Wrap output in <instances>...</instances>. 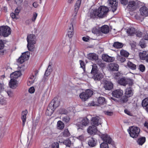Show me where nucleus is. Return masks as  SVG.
<instances>
[{
    "label": "nucleus",
    "instance_id": "f257e3e1",
    "mask_svg": "<svg viewBox=\"0 0 148 148\" xmlns=\"http://www.w3.org/2000/svg\"><path fill=\"white\" fill-rule=\"evenodd\" d=\"M108 11L109 9L108 7L102 6L95 10L90 11L88 15L90 18H102L106 16Z\"/></svg>",
    "mask_w": 148,
    "mask_h": 148
},
{
    "label": "nucleus",
    "instance_id": "f03ea898",
    "mask_svg": "<svg viewBox=\"0 0 148 148\" xmlns=\"http://www.w3.org/2000/svg\"><path fill=\"white\" fill-rule=\"evenodd\" d=\"M82 0H77L74 6V12L71 17L70 24L67 29V32L73 31V24L75 22L77 13L80 6Z\"/></svg>",
    "mask_w": 148,
    "mask_h": 148
},
{
    "label": "nucleus",
    "instance_id": "7ed1b4c3",
    "mask_svg": "<svg viewBox=\"0 0 148 148\" xmlns=\"http://www.w3.org/2000/svg\"><path fill=\"white\" fill-rule=\"evenodd\" d=\"M27 47L29 51H33L34 50V45L36 43V39L35 35L33 34H30L27 36Z\"/></svg>",
    "mask_w": 148,
    "mask_h": 148
},
{
    "label": "nucleus",
    "instance_id": "20e7f679",
    "mask_svg": "<svg viewBox=\"0 0 148 148\" xmlns=\"http://www.w3.org/2000/svg\"><path fill=\"white\" fill-rule=\"evenodd\" d=\"M91 73L93 75L92 78L95 80L99 81L103 77V74L100 73L98 70L96 64H94L92 65Z\"/></svg>",
    "mask_w": 148,
    "mask_h": 148
},
{
    "label": "nucleus",
    "instance_id": "39448f33",
    "mask_svg": "<svg viewBox=\"0 0 148 148\" xmlns=\"http://www.w3.org/2000/svg\"><path fill=\"white\" fill-rule=\"evenodd\" d=\"M127 131L131 137L133 138H136L138 135L140 130L137 127L133 126L129 127Z\"/></svg>",
    "mask_w": 148,
    "mask_h": 148
},
{
    "label": "nucleus",
    "instance_id": "423d86ee",
    "mask_svg": "<svg viewBox=\"0 0 148 148\" xmlns=\"http://www.w3.org/2000/svg\"><path fill=\"white\" fill-rule=\"evenodd\" d=\"M92 94V91L90 89H88L85 92H83L80 93L79 97L82 101H85L90 97Z\"/></svg>",
    "mask_w": 148,
    "mask_h": 148
},
{
    "label": "nucleus",
    "instance_id": "0eeeda50",
    "mask_svg": "<svg viewBox=\"0 0 148 148\" xmlns=\"http://www.w3.org/2000/svg\"><path fill=\"white\" fill-rule=\"evenodd\" d=\"M11 29L8 26H2L0 27V35L7 37L10 34Z\"/></svg>",
    "mask_w": 148,
    "mask_h": 148
},
{
    "label": "nucleus",
    "instance_id": "6e6552de",
    "mask_svg": "<svg viewBox=\"0 0 148 148\" xmlns=\"http://www.w3.org/2000/svg\"><path fill=\"white\" fill-rule=\"evenodd\" d=\"M29 52L28 51L22 53L21 56L18 59V62L22 64L25 61L27 60L29 58Z\"/></svg>",
    "mask_w": 148,
    "mask_h": 148
},
{
    "label": "nucleus",
    "instance_id": "1a4fd4ad",
    "mask_svg": "<svg viewBox=\"0 0 148 148\" xmlns=\"http://www.w3.org/2000/svg\"><path fill=\"white\" fill-rule=\"evenodd\" d=\"M107 3L110 8L113 12L117 9L118 5V2L116 0H108Z\"/></svg>",
    "mask_w": 148,
    "mask_h": 148
},
{
    "label": "nucleus",
    "instance_id": "9d476101",
    "mask_svg": "<svg viewBox=\"0 0 148 148\" xmlns=\"http://www.w3.org/2000/svg\"><path fill=\"white\" fill-rule=\"evenodd\" d=\"M81 123V125L79 123L76 124V125L79 127L78 129H82L83 126L88 125L89 123V121L87 118H85L82 119Z\"/></svg>",
    "mask_w": 148,
    "mask_h": 148
},
{
    "label": "nucleus",
    "instance_id": "9b49d317",
    "mask_svg": "<svg viewBox=\"0 0 148 148\" xmlns=\"http://www.w3.org/2000/svg\"><path fill=\"white\" fill-rule=\"evenodd\" d=\"M103 82V87L106 90H110L113 88V84L111 82L104 80Z\"/></svg>",
    "mask_w": 148,
    "mask_h": 148
},
{
    "label": "nucleus",
    "instance_id": "f8f14e48",
    "mask_svg": "<svg viewBox=\"0 0 148 148\" xmlns=\"http://www.w3.org/2000/svg\"><path fill=\"white\" fill-rule=\"evenodd\" d=\"M119 83L121 85L125 86L127 84H132V80L129 79L125 77L121 78L118 81Z\"/></svg>",
    "mask_w": 148,
    "mask_h": 148
},
{
    "label": "nucleus",
    "instance_id": "ddd939ff",
    "mask_svg": "<svg viewBox=\"0 0 148 148\" xmlns=\"http://www.w3.org/2000/svg\"><path fill=\"white\" fill-rule=\"evenodd\" d=\"M91 121L92 124L96 126L101 124V123L100 118L97 116L92 117Z\"/></svg>",
    "mask_w": 148,
    "mask_h": 148
},
{
    "label": "nucleus",
    "instance_id": "4468645a",
    "mask_svg": "<svg viewBox=\"0 0 148 148\" xmlns=\"http://www.w3.org/2000/svg\"><path fill=\"white\" fill-rule=\"evenodd\" d=\"M55 110L60 105V101L57 98H55L49 104Z\"/></svg>",
    "mask_w": 148,
    "mask_h": 148
},
{
    "label": "nucleus",
    "instance_id": "2eb2a0df",
    "mask_svg": "<svg viewBox=\"0 0 148 148\" xmlns=\"http://www.w3.org/2000/svg\"><path fill=\"white\" fill-rule=\"evenodd\" d=\"M123 92L121 89H117L113 91L112 95L113 97L116 98H119L123 95Z\"/></svg>",
    "mask_w": 148,
    "mask_h": 148
},
{
    "label": "nucleus",
    "instance_id": "dca6fc26",
    "mask_svg": "<svg viewBox=\"0 0 148 148\" xmlns=\"http://www.w3.org/2000/svg\"><path fill=\"white\" fill-rule=\"evenodd\" d=\"M9 85L11 88L14 89L18 86V82L15 79L11 78L9 82Z\"/></svg>",
    "mask_w": 148,
    "mask_h": 148
},
{
    "label": "nucleus",
    "instance_id": "f3484780",
    "mask_svg": "<svg viewBox=\"0 0 148 148\" xmlns=\"http://www.w3.org/2000/svg\"><path fill=\"white\" fill-rule=\"evenodd\" d=\"M140 14L144 16H148V9L145 6H143L140 9Z\"/></svg>",
    "mask_w": 148,
    "mask_h": 148
},
{
    "label": "nucleus",
    "instance_id": "a211bd4d",
    "mask_svg": "<svg viewBox=\"0 0 148 148\" xmlns=\"http://www.w3.org/2000/svg\"><path fill=\"white\" fill-rule=\"evenodd\" d=\"M93 125L92 126H89L87 129V132L90 134H95L97 132V127Z\"/></svg>",
    "mask_w": 148,
    "mask_h": 148
},
{
    "label": "nucleus",
    "instance_id": "6ab92c4d",
    "mask_svg": "<svg viewBox=\"0 0 148 148\" xmlns=\"http://www.w3.org/2000/svg\"><path fill=\"white\" fill-rule=\"evenodd\" d=\"M28 112L27 110L23 111L21 114V119L22 121V125L24 127L26 121V116Z\"/></svg>",
    "mask_w": 148,
    "mask_h": 148
},
{
    "label": "nucleus",
    "instance_id": "aec40b11",
    "mask_svg": "<svg viewBox=\"0 0 148 148\" xmlns=\"http://www.w3.org/2000/svg\"><path fill=\"white\" fill-rule=\"evenodd\" d=\"M102 59L103 60L109 62H112L114 60V58L109 56L108 55L106 54H104L103 55Z\"/></svg>",
    "mask_w": 148,
    "mask_h": 148
},
{
    "label": "nucleus",
    "instance_id": "412c9836",
    "mask_svg": "<svg viewBox=\"0 0 148 148\" xmlns=\"http://www.w3.org/2000/svg\"><path fill=\"white\" fill-rule=\"evenodd\" d=\"M22 75L20 71H17L13 72L10 75V77L11 78H17Z\"/></svg>",
    "mask_w": 148,
    "mask_h": 148
},
{
    "label": "nucleus",
    "instance_id": "4be33fe9",
    "mask_svg": "<svg viewBox=\"0 0 148 148\" xmlns=\"http://www.w3.org/2000/svg\"><path fill=\"white\" fill-rule=\"evenodd\" d=\"M109 28L107 25H104L102 26L99 29L101 32L105 34H107L109 32Z\"/></svg>",
    "mask_w": 148,
    "mask_h": 148
},
{
    "label": "nucleus",
    "instance_id": "5701e85b",
    "mask_svg": "<svg viewBox=\"0 0 148 148\" xmlns=\"http://www.w3.org/2000/svg\"><path fill=\"white\" fill-rule=\"evenodd\" d=\"M110 70L112 71H117L118 70L119 65L116 63H111L109 65Z\"/></svg>",
    "mask_w": 148,
    "mask_h": 148
},
{
    "label": "nucleus",
    "instance_id": "b1692460",
    "mask_svg": "<svg viewBox=\"0 0 148 148\" xmlns=\"http://www.w3.org/2000/svg\"><path fill=\"white\" fill-rule=\"evenodd\" d=\"M101 138L103 141L108 143L110 144L111 143V138L107 135H103L101 136Z\"/></svg>",
    "mask_w": 148,
    "mask_h": 148
},
{
    "label": "nucleus",
    "instance_id": "393cba45",
    "mask_svg": "<svg viewBox=\"0 0 148 148\" xmlns=\"http://www.w3.org/2000/svg\"><path fill=\"white\" fill-rule=\"evenodd\" d=\"M136 30L134 27H131L127 29L126 32L128 36H133L135 34Z\"/></svg>",
    "mask_w": 148,
    "mask_h": 148
},
{
    "label": "nucleus",
    "instance_id": "a878e982",
    "mask_svg": "<svg viewBox=\"0 0 148 148\" xmlns=\"http://www.w3.org/2000/svg\"><path fill=\"white\" fill-rule=\"evenodd\" d=\"M88 143L89 146L94 147L96 145L97 140L95 138H91L89 139Z\"/></svg>",
    "mask_w": 148,
    "mask_h": 148
},
{
    "label": "nucleus",
    "instance_id": "bb28decb",
    "mask_svg": "<svg viewBox=\"0 0 148 148\" xmlns=\"http://www.w3.org/2000/svg\"><path fill=\"white\" fill-rule=\"evenodd\" d=\"M36 76L33 75H31L28 78L27 82L28 85L30 86L34 83L36 79Z\"/></svg>",
    "mask_w": 148,
    "mask_h": 148
},
{
    "label": "nucleus",
    "instance_id": "cd10ccee",
    "mask_svg": "<svg viewBox=\"0 0 148 148\" xmlns=\"http://www.w3.org/2000/svg\"><path fill=\"white\" fill-rule=\"evenodd\" d=\"M87 58L90 60H96L98 58V56L95 53H90L88 54Z\"/></svg>",
    "mask_w": 148,
    "mask_h": 148
},
{
    "label": "nucleus",
    "instance_id": "c85d7f7f",
    "mask_svg": "<svg viewBox=\"0 0 148 148\" xmlns=\"http://www.w3.org/2000/svg\"><path fill=\"white\" fill-rule=\"evenodd\" d=\"M55 109L49 105L46 111L45 114L47 115L51 116L53 113Z\"/></svg>",
    "mask_w": 148,
    "mask_h": 148
},
{
    "label": "nucleus",
    "instance_id": "c756f323",
    "mask_svg": "<svg viewBox=\"0 0 148 148\" xmlns=\"http://www.w3.org/2000/svg\"><path fill=\"white\" fill-rule=\"evenodd\" d=\"M125 95L130 97L133 95V92L131 88L130 87L127 88L125 90Z\"/></svg>",
    "mask_w": 148,
    "mask_h": 148
},
{
    "label": "nucleus",
    "instance_id": "7c9ffc66",
    "mask_svg": "<svg viewBox=\"0 0 148 148\" xmlns=\"http://www.w3.org/2000/svg\"><path fill=\"white\" fill-rule=\"evenodd\" d=\"M98 105H101L106 103V100L105 98L103 97H99L97 99Z\"/></svg>",
    "mask_w": 148,
    "mask_h": 148
},
{
    "label": "nucleus",
    "instance_id": "2f4dec72",
    "mask_svg": "<svg viewBox=\"0 0 148 148\" xmlns=\"http://www.w3.org/2000/svg\"><path fill=\"white\" fill-rule=\"evenodd\" d=\"M61 135L65 137H67L70 136V133L68 129H66L61 134Z\"/></svg>",
    "mask_w": 148,
    "mask_h": 148
},
{
    "label": "nucleus",
    "instance_id": "473e14b6",
    "mask_svg": "<svg viewBox=\"0 0 148 148\" xmlns=\"http://www.w3.org/2000/svg\"><path fill=\"white\" fill-rule=\"evenodd\" d=\"M128 67L132 70H135L136 69V66L132 62L129 61L127 63Z\"/></svg>",
    "mask_w": 148,
    "mask_h": 148
},
{
    "label": "nucleus",
    "instance_id": "72a5a7b5",
    "mask_svg": "<svg viewBox=\"0 0 148 148\" xmlns=\"http://www.w3.org/2000/svg\"><path fill=\"white\" fill-rule=\"evenodd\" d=\"M145 141V138L144 137H142L139 138L137 142L139 145H142Z\"/></svg>",
    "mask_w": 148,
    "mask_h": 148
},
{
    "label": "nucleus",
    "instance_id": "f704fd0d",
    "mask_svg": "<svg viewBox=\"0 0 148 148\" xmlns=\"http://www.w3.org/2000/svg\"><path fill=\"white\" fill-rule=\"evenodd\" d=\"M64 127V123L61 121H58L57 122V127L59 130H62Z\"/></svg>",
    "mask_w": 148,
    "mask_h": 148
},
{
    "label": "nucleus",
    "instance_id": "c9c22d12",
    "mask_svg": "<svg viewBox=\"0 0 148 148\" xmlns=\"http://www.w3.org/2000/svg\"><path fill=\"white\" fill-rule=\"evenodd\" d=\"M146 52L145 51H143L142 52L139 53V56L140 59L142 60H145V58L146 57Z\"/></svg>",
    "mask_w": 148,
    "mask_h": 148
},
{
    "label": "nucleus",
    "instance_id": "e433bc0d",
    "mask_svg": "<svg viewBox=\"0 0 148 148\" xmlns=\"http://www.w3.org/2000/svg\"><path fill=\"white\" fill-rule=\"evenodd\" d=\"M120 54L121 55L125 57H127L128 56L129 54L127 51L122 50L120 51Z\"/></svg>",
    "mask_w": 148,
    "mask_h": 148
},
{
    "label": "nucleus",
    "instance_id": "4c0bfd02",
    "mask_svg": "<svg viewBox=\"0 0 148 148\" xmlns=\"http://www.w3.org/2000/svg\"><path fill=\"white\" fill-rule=\"evenodd\" d=\"M129 97L127 95H124L120 99V101L122 103H125L127 102L128 100V98Z\"/></svg>",
    "mask_w": 148,
    "mask_h": 148
},
{
    "label": "nucleus",
    "instance_id": "58836bf2",
    "mask_svg": "<svg viewBox=\"0 0 148 148\" xmlns=\"http://www.w3.org/2000/svg\"><path fill=\"white\" fill-rule=\"evenodd\" d=\"M113 46L117 48H120L123 47V45L122 43L116 42L114 43Z\"/></svg>",
    "mask_w": 148,
    "mask_h": 148
},
{
    "label": "nucleus",
    "instance_id": "ea45409f",
    "mask_svg": "<svg viewBox=\"0 0 148 148\" xmlns=\"http://www.w3.org/2000/svg\"><path fill=\"white\" fill-rule=\"evenodd\" d=\"M63 143L66 146L69 147H70L72 144L71 141L69 138H67L64 140L63 142Z\"/></svg>",
    "mask_w": 148,
    "mask_h": 148
},
{
    "label": "nucleus",
    "instance_id": "a19ab883",
    "mask_svg": "<svg viewBox=\"0 0 148 148\" xmlns=\"http://www.w3.org/2000/svg\"><path fill=\"white\" fill-rule=\"evenodd\" d=\"M142 105L144 108L148 105V98H145L143 100Z\"/></svg>",
    "mask_w": 148,
    "mask_h": 148
},
{
    "label": "nucleus",
    "instance_id": "79ce46f5",
    "mask_svg": "<svg viewBox=\"0 0 148 148\" xmlns=\"http://www.w3.org/2000/svg\"><path fill=\"white\" fill-rule=\"evenodd\" d=\"M117 60L121 62H123L126 60L125 57L121 55L118 56L117 57Z\"/></svg>",
    "mask_w": 148,
    "mask_h": 148
},
{
    "label": "nucleus",
    "instance_id": "37998d69",
    "mask_svg": "<svg viewBox=\"0 0 148 148\" xmlns=\"http://www.w3.org/2000/svg\"><path fill=\"white\" fill-rule=\"evenodd\" d=\"M136 5V3L134 1H130L128 3V4L127 6V8H130L133 7Z\"/></svg>",
    "mask_w": 148,
    "mask_h": 148
},
{
    "label": "nucleus",
    "instance_id": "c03bdc74",
    "mask_svg": "<svg viewBox=\"0 0 148 148\" xmlns=\"http://www.w3.org/2000/svg\"><path fill=\"white\" fill-rule=\"evenodd\" d=\"M100 148H108V144L103 142L100 144Z\"/></svg>",
    "mask_w": 148,
    "mask_h": 148
},
{
    "label": "nucleus",
    "instance_id": "a18cd8bd",
    "mask_svg": "<svg viewBox=\"0 0 148 148\" xmlns=\"http://www.w3.org/2000/svg\"><path fill=\"white\" fill-rule=\"evenodd\" d=\"M139 44L142 48H144L146 46V44L144 42V40H142L140 41Z\"/></svg>",
    "mask_w": 148,
    "mask_h": 148
},
{
    "label": "nucleus",
    "instance_id": "49530a36",
    "mask_svg": "<svg viewBox=\"0 0 148 148\" xmlns=\"http://www.w3.org/2000/svg\"><path fill=\"white\" fill-rule=\"evenodd\" d=\"M38 14L36 12H34L33 14V16L32 18V22H35L37 17V16Z\"/></svg>",
    "mask_w": 148,
    "mask_h": 148
},
{
    "label": "nucleus",
    "instance_id": "de8ad7c7",
    "mask_svg": "<svg viewBox=\"0 0 148 148\" xmlns=\"http://www.w3.org/2000/svg\"><path fill=\"white\" fill-rule=\"evenodd\" d=\"M62 120L64 122L66 123H68L69 121L70 118L68 116H65L63 117Z\"/></svg>",
    "mask_w": 148,
    "mask_h": 148
},
{
    "label": "nucleus",
    "instance_id": "09e8293b",
    "mask_svg": "<svg viewBox=\"0 0 148 148\" xmlns=\"http://www.w3.org/2000/svg\"><path fill=\"white\" fill-rule=\"evenodd\" d=\"M59 143L58 142H54L52 145V148H58Z\"/></svg>",
    "mask_w": 148,
    "mask_h": 148
},
{
    "label": "nucleus",
    "instance_id": "8fccbe9b",
    "mask_svg": "<svg viewBox=\"0 0 148 148\" xmlns=\"http://www.w3.org/2000/svg\"><path fill=\"white\" fill-rule=\"evenodd\" d=\"M80 65L81 66V67L82 68L84 71H85V65L84 64V62L82 60H80L79 61Z\"/></svg>",
    "mask_w": 148,
    "mask_h": 148
},
{
    "label": "nucleus",
    "instance_id": "3c124183",
    "mask_svg": "<svg viewBox=\"0 0 148 148\" xmlns=\"http://www.w3.org/2000/svg\"><path fill=\"white\" fill-rule=\"evenodd\" d=\"M104 113L108 116H111L113 115V112L112 111H104Z\"/></svg>",
    "mask_w": 148,
    "mask_h": 148
},
{
    "label": "nucleus",
    "instance_id": "603ef678",
    "mask_svg": "<svg viewBox=\"0 0 148 148\" xmlns=\"http://www.w3.org/2000/svg\"><path fill=\"white\" fill-rule=\"evenodd\" d=\"M77 138L81 141H84L85 140L84 136L83 134L78 136L77 137Z\"/></svg>",
    "mask_w": 148,
    "mask_h": 148
},
{
    "label": "nucleus",
    "instance_id": "864d4df0",
    "mask_svg": "<svg viewBox=\"0 0 148 148\" xmlns=\"http://www.w3.org/2000/svg\"><path fill=\"white\" fill-rule=\"evenodd\" d=\"M139 69L142 72H144L145 70V67L143 64H140L139 66Z\"/></svg>",
    "mask_w": 148,
    "mask_h": 148
},
{
    "label": "nucleus",
    "instance_id": "5fc2aeb1",
    "mask_svg": "<svg viewBox=\"0 0 148 148\" xmlns=\"http://www.w3.org/2000/svg\"><path fill=\"white\" fill-rule=\"evenodd\" d=\"M137 37H141L142 36V33L139 31H136L135 32V34Z\"/></svg>",
    "mask_w": 148,
    "mask_h": 148
},
{
    "label": "nucleus",
    "instance_id": "6e6d98bb",
    "mask_svg": "<svg viewBox=\"0 0 148 148\" xmlns=\"http://www.w3.org/2000/svg\"><path fill=\"white\" fill-rule=\"evenodd\" d=\"M7 103L6 101L3 99H0V104L2 105H5Z\"/></svg>",
    "mask_w": 148,
    "mask_h": 148
},
{
    "label": "nucleus",
    "instance_id": "4d7b16f0",
    "mask_svg": "<svg viewBox=\"0 0 148 148\" xmlns=\"http://www.w3.org/2000/svg\"><path fill=\"white\" fill-rule=\"evenodd\" d=\"M67 34L69 38H71L73 36V31L67 32Z\"/></svg>",
    "mask_w": 148,
    "mask_h": 148
},
{
    "label": "nucleus",
    "instance_id": "13d9d810",
    "mask_svg": "<svg viewBox=\"0 0 148 148\" xmlns=\"http://www.w3.org/2000/svg\"><path fill=\"white\" fill-rule=\"evenodd\" d=\"M17 16L14 13H12L10 14V16L13 19H17L18 18L17 17Z\"/></svg>",
    "mask_w": 148,
    "mask_h": 148
},
{
    "label": "nucleus",
    "instance_id": "bf43d9fd",
    "mask_svg": "<svg viewBox=\"0 0 148 148\" xmlns=\"http://www.w3.org/2000/svg\"><path fill=\"white\" fill-rule=\"evenodd\" d=\"M28 91L29 93H33L35 91L34 88L33 87H31L29 89Z\"/></svg>",
    "mask_w": 148,
    "mask_h": 148
},
{
    "label": "nucleus",
    "instance_id": "052dcab7",
    "mask_svg": "<svg viewBox=\"0 0 148 148\" xmlns=\"http://www.w3.org/2000/svg\"><path fill=\"white\" fill-rule=\"evenodd\" d=\"M4 84L3 83H0V92L3 91L4 89Z\"/></svg>",
    "mask_w": 148,
    "mask_h": 148
},
{
    "label": "nucleus",
    "instance_id": "680f3d73",
    "mask_svg": "<svg viewBox=\"0 0 148 148\" xmlns=\"http://www.w3.org/2000/svg\"><path fill=\"white\" fill-rule=\"evenodd\" d=\"M121 3L123 5H125L128 2L127 0H120Z\"/></svg>",
    "mask_w": 148,
    "mask_h": 148
},
{
    "label": "nucleus",
    "instance_id": "e2e57ef3",
    "mask_svg": "<svg viewBox=\"0 0 148 148\" xmlns=\"http://www.w3.org/2000/svg\"><path fill=\"white\" fill-rule=\"evenodd\" d=\"M7 92L9 97H12L13 96V94L12 92L10 91H7Z\"/></svg>",
    "mask_w": 148,
    "mask_h": 148
},
{
    "label": "nucleus",
    "instance_id": "0e129e2a",
    "mask_svg": "<svg viewBox=\"0 0 148 148\" xmlns=\"http://www.w3.org/2000/svg\"><path fill=\"white\" fill-rule=\"evenodd\" d=\"M3 42L1 40H0V49H3L4 47Z\"/></svg>",
    "mask_w": 148,
    "mask_h": 148
},
{
    "label": "nucleus",
    "instance_id": "69168bd1",
    "mask_svg": "<svg viewBox=\"0 0 148 148\" xmlns=\"http://www.w3.org/2000/svg\"><path fill=\"white\" fill-rule=\"evenodd\" d=\"M89 105L90 106H99L98 104L95 103L94 101H92L91 103H90L89 104Z\"/></svg>",
    "mask_w": 148,
    "mask_h": 148
},
{
    "label": "nucleus",
    "instance_id": "338daca9",
    "mask_svg": "<svg viewBox=\"0 0 148 148\" xmlns=\"http://www.w3.org/2000/svg\"><path fill=\"white\" fill-rule=\"evenodd\" d=\"M47 69L49 70V71L50 72H51L52 71V69L51 68V64L50 63H49L48 68Z\"/></svg>",
    "mask_w": 148,
    "mask_h": 148
},
{
    "label": "nucleus",
    "instance_id": "774afa93",
    "mask_svg": "<svg viewBox=\"0 0 148 148\" xmlns=\"http://www.w3.org/2000/svg\"><path fill=\"white\" fill-rule=\"evenodd\" d=\"M51 72H50L49 71V70L47 69L45 71V75L46 76H47L50 75Z\"/></svg>",
    "mask_w": 148,
    "mask_h": 148
}]
</instances>
